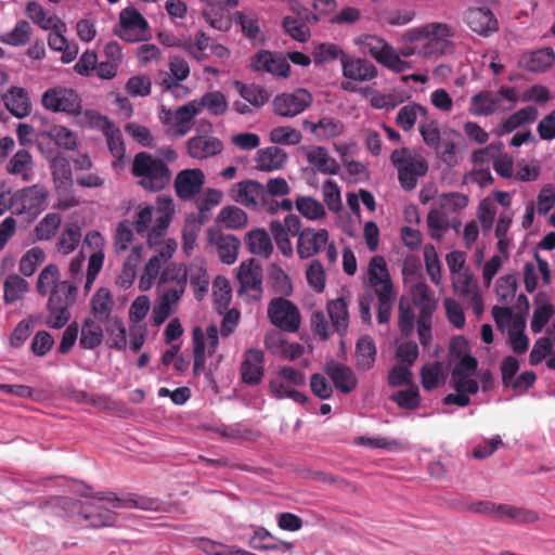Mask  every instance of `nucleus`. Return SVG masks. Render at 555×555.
Returning <instances> with one entry per match:
<instances>
[{"mask_svg":"<svg viewBox=\"0 0 555 555\" xmlns=\"http://www.w3.org/2000/svg\"><path fill=\"white\" fill-rule=\"evenodd\" d=\"M172 212V199L159 197L158 206H146L138 211L135 230L139 234L147 232L150 247L158 246L157 254L151 257L145 264L140 278L139 288L141 291L150 289L159 276L163 285L158 302L173 312L185 291V279L181 275L178 280L169 279V281L164 282L160 273L162 267L173 256L178 246L173 238H168L162 244V238L171 221Z\"/></svg>","mask_w":555,"mask_h":555,"instance_id":"obj_1","label":"nucleus"},{"mask_svg":"<svg viewBox=\"0 0 555 555\" xmlns=\"http://www.w3.org/2000/svg\"><path fill=\"white\" fill-rule=\"evenodd\" d=\"M285 222L292 235L297 236L296 250L300 259H308L325 251L328 263H336L338 251L335 242L330 240L326 229L312 227L300 229V220L295 215H287Z\"/></svg>","mask_w":555,"mask_h":555,"instance_id":"obj_2","label":"nucleus"},{"mask_svg":"<svg viewBox=\"0 0 555 555\" xmlns=\"http://www.w3.org/2000/svg\"><path fill=\"white\" fill-rule=\"evenodd\" d=\"M455 27L443 22H431L406 30L411 41H422L424 59H437L454 51L452 38Z\"/></svg>","mask_w":555,"mask_h":555,"instance_id":"obj_3","label":"nucleus"},{"mask_svg":"<svg viewBox=\"0 0 555 555\" xmlns=\"http://www.w3.org/2000/svg\"><path fill=\"white\" fill-rule=\"evenodd\" d=\"M366 283L377 297L378 322L387 323L391 315L397 292L383 256H374L370 260Z\"/></svg>","mask_w":555,"mask_h":555,"instance_id":"obj_4","label":"nucleus"},{"mask_svg":"<svg viewBox=\"0 0 555 555\" xmlns=\"http://www.w3.org/2000/svg\"><path fill=\"white\" fill-rule=\"evenodd\" d=\"M131 172L138 179V184L150 192L165 189L171 180L167 164L146 152H140L134 156Z\"/></svg>","mask_w":555,"mask_h":555,"instance_id":"obj_5","label":"nucleus"},{"mask_svg":"<svg viewBox=\"0 0 555 555\" xmlns=\"http://www.w3.org/2000/svg\"><path fill=\"white\" fill-rule=\"evenodd\" d=\"M390 160L398 171L399 183L405 191L414 190L418 179L428 171V163L425 157L408 147L395 150L390 155Z\"/></svg>","mask_w":555,"mask_h":555,"instance_id":"obj_6","label":"nucleus"},{"mask_svg":"<svg viewBox=\"0 0 555 555\" xmlns=\"http://www.w3.org/2000/svg\"><path fill=\"white\" fill-rule=\"evenodd\" d=\"M353 43L362 53L371 55L390 70L402 73L409 68L408 62L400 59L398 51L379 36L361 34L353 39Z\"/></svg>","mask_w":555,"mask_h":555,"instance_id":"obj_7","label":"nucleus"},{"mask_svg":"<svg viewBox=\"0 0 555 555\" xmlns=\"http://www.w3.org/2000/svg\"><path fill=\"white\" fill-rule=\"evenodd\" d=\"M49 190L43 184H33L13 192V215L33 222L47 209Z\"/></svg>","mask_w":555,"mask_h":555,"instance_id":"obj_8","label":"nucleus"},{"mask_svg":"<svg viewBox=\"0 0 555 555\" xmlns=\"http://www.w3.org/2000/svg\"><path fill=\"white\" fill-rule=\"evenodd\" d=\"M77 286L74 282L64 280L48 295V325L52 328H62L69 321L70 307L77 298Z\"/></svg>","mask_w":555,"mask_h":555,"instance_id":"obj_9","label":"nucleus"},{"mask_svg":"<svg viewBox=\"0 0 555 555\" xmlns=\"http://www.w3.org/2000/svg\"><path fill=\"white\" fill-rule=\"evenodd\" d=\"M198 115L196 104L191 101L177 109L162 105L158 118L165 126L166 134L171 139H179L188 134L194 126V118Z\"/></svg>","mask_w":555,"mask_h":555,"instance_id":"obj_10","label":"nucleus"},{"mask_svg":"<svg viewBox=\"0 0 555 555\" xmlns=\"http://www.w3.org/2000/svg\"><path fill=\"white\" fill-rule=\"evenodd\" d=\"M473 513L489 515L503 521H512L518 525L530 524L538 519L534 512L508 504H496L491 501H477L467 506Z\"/></svg>","mask_w":555,"mask_h":555,"instance_id":"obj_11","label":"nucleus"},{"mask_svg":"<svg viewBox=\"0 0 555 555\" xmlns=\"http://www.w3.org/2000/svg\"><path fill=\"white\" fill-rule=\"evenodd\" d=\"M233 192V198L246 208L255 211H266L271 215L276 214L278 204H272L266 199L267 193L260 182L254 180L238 182Z\"/></svg>","mask_w":555,"mask_h":555,"instance_id":"obj_12","label":"nucleus"},{"mask_svg":"<svg viewBox=\"0 0 555 555\" xmlns=\"http://www.w3.org/2000/svg\"><path fill=\"white\" fill-rule=\"evenodd\" d=\"M42 106L53 113L78 115L81 112V100L76 91L65 87H53L46 90L41 96Z\"/></svg>","mask_w":555,"mask_h":555,"instance_id":"obj_13","label":"nucleus"},{"mask_svg":"<svg viewBox=\"0 0 555 555\" xmlns=\"http://www.w3.org/2000/svg\"><path fill=\"white\" fill-rule=\"evenodd\" d=\"M313 98L311 93L302 88L293 92L278 94L272 102L273 111L282 117H295L305 112L311 104Z\"/></svg>","mask_w":555,"mask_h":555,"instance_id":"obj_14","label":"nucleus"},{"mask_svg":"<svg viewBox=\"0 0 555 555\" xmlns=\"http://www.w3.org/2000/svg\"><path fill=\"white\" fill-rule=\"evenodd\" d=\"M268 317L273 325L287 332H296L300 325L298 308L282 297L274 298L269 302Z\"/></svg>","mask_w":555,"mask_h":555,"instance_id":"obj_15","label":"nucleus"},{"mask_svg":"<svg viewBox=\"0 0 555 555\" xmlns=\"http://www.w3.org/2000/svg\"><path fill=\"white\" fill-rule=\"evenodd\" d=\"M83 243L92 250L88 260L85 283V294H89L104 263L105 240L99 231H90L86 234Z\"/></svg>","mask_w":555,"mask_h":555,"instance_id":"obj_16","label":"nucleus"},{"mask_svg":"<svg viewBox=\"0 0 555 555\" xmlns=\"http://www.w3.org/2000/svg\"><path fill=\"white\" fill-rule=\"evenodd\" d=\"M184 276L185 281L189 279L191 286L196 293L197 297H201L204 293L208 291L209 286V276L207 274L206 269L203 264L192 263L186 269L178 268L175 264H170L165 268L162 272V280L164 282L169 281V279H180Z\"/></svg>","mask_w":555,"mask_h":555,"instance_id":"obj_17","label":"nucleus"},{"mask_svg":"<svg viewBox=\"0 0 555 555\" xmlns=\"http://www.w3.org/2000/svg\"><path fill=\"white\" fill-rule=\"evenodd\" d=\"M219 344V331L216 325H210L206 330V336L201 328L193 331V371L199 374L205 369V349L208 347L209 354H212Z\"/></svg>","mask_w":555,"mask_h":555,"instance_id":"obj_18","label":"nucleus"},{"mask_svg":"<svg viewBox=\"0 0 555 555\" xmlns=\"http://www.w3.org/2000/svg\"><path fill=\"white\" fill-rule=\"evenodd\" d=\"M467 343L463 338L459 337L453 339L451 344V354L457 358V361L453 359V382L457 379L476 380L474 375L477 371L478 362L476 358L467 353Z\"/></svg>","mask_w":555,"mask_h":555,"instance_id":"obj_19","label":"nucleus"},{"mask_svg":"<svg viewBox=\"0 0 555 555\" xmlns=\"http://www.w3.org/2000/svg\"><path fill=\"white\" fill-rule=\"evenodd\" d=\"M119 25L118 36L128 42L143 40L149 27L144 16L134 8H126L120 12Z\"/></svg>","mask_w":555,"mask_h":555,"instance_id":"obj_20","label":"nucleus"},{"mask_svg":"<svg viewBox=\"0 0 555 555\" xmlns=\"http://www.w3.org/2000/svg\"><path fill=\"white\" fill-rule=\"evenodd\" d=\"M203 4V16L215 29L227 31L231 27L229 11L238 4V0H199Z\"/></svg>","mask_w":555,"mask_h":555,"instance_id":"obj_21","label":"nucleus"},{"mask_svg":"<svg viewBox=\"0 0 555 555\" xmlns=\"http://www.w3.org/2000/svg\"><path fill=\"white\" fill-rule=\"evenodd\" d=\"M237 280L240 282L238 293L245 295L248 299L257 300L260 298L261 288V269L254 259L244 261L237 270Z\"/></svg>","mask_w":555,"mask_h":555,"instance_id":"obj_22","label":"nucleus"},{"mask_svg":"<svg viewBox=\"0 0 555 555\" xmlns=\"http://www.w3.org/2000/svg\"><path fill=\"white\" fill-rule=\"evenodd\" d=\"M454 292L464 300H467L476 314L483 310L482 297L479 293L478 285L474 281L469 270L460 271L451 274Z\"/></svg>","mask_w":555,"mask_h":555,"instance_id":"obj_23","label":"nucleus"},{"mask_svg":"<svg viewBox=\"0 0 555 555\" xmlns=\"http://www.w3.org/2000/svg\"><path fill=\"white\" fill-rule=\"evenodd\" d=\"M467 26L478 35L488 37L499 29L498 20L493 12L486 5L469 8L465 13Z\"/></svg>","mask_w":555,"mask_h":555,"instance_id":"obj_24","label":"nucleus"},{"mask_svg":"<svg viewBox=\"0 0 555 555\" xmlns=\"http://www.w3.org/2000/svg\"><path fill=\"white\" fill-rule=\"evenodd\" d=\"M205 183V175L201 169L181 170L175 179V190L183 201H189L199 193Z\"/></svg>","mask_w":555,"mask_h":555,"instance_id":"obj_25","label":"nucleus"},{"mask_svg":"<svg viewBox=\"0 0 555 555\" xmlns=\"http://www.w3.org/2000/svg\"><path fill=\"white\" fill-rule=\"evenodd\" d=\"M341 69L345 78L360 82L370 81L376 78L378 74L376 66L372 62L347 55L343 56Z\"/></svg>","mask_w":555,"mask_h":555,"instance_id":"obj_26","label":"nucleus"},{"mask_svg":"<svg viewBox=\"0 0 555 555\" xmlns=\"http://www.w3.org/2000/svg\"><path fill=\"white\" fill-rule=\"evenodd\" d=\"M251 66L257 72H266L276 77L286 78L291 66L285 57L270 51H260L251 59Z\"/></svg>","mask_w":555,"mask_h":555,"instance_id":"obj_27","label":"nucleus"},{"mask_svg":"<svg viewBox=\"0 0 555 555\" xmlns=\"http://www.w3.org/2000/svg\"><path fill=\"white\" fill-rule=\"evenodd\" d=\"M499 112H505L499 96L489 90H482L469 99L468 113L476 117H487Z\"/></svg>","mask_w":555,"mask_h":555,"instance_id":"obj_28","label":"nucleus"},{"mask_svg":"<svg viewBox=\"0 0 555 555\" xmlns=\"http://www.w3.org/2000/svg\"><path fill=\"white\" fill-rule=\"evenodd\" d=\"M469 198L464 193L450 192L441 193L434 199V207L429 210L427 216L434 212L439 214L441 217H449L452 214H459L464 210L468 205Z\"/></svg>","mask_w":555,"mask_h":555,"instance_id":"obj_29","label":"nucleus"},{"mask_svg":"<svg viewBox=\"0 0 555 555\" xmlns=\"http://www.w3.org/2000/svg\"><path fill=\"white\" fill-rule=\"evenodd\" d=\"M538 116L539 112L534 106H525L501 120L495 126L494 133L499 137L511 133L519 127L534 122Z\"/></svg>","mask_w":555,"mask_h":555,"instance_id":"obj_30","label":"nucleus"},{"mask_svg":"<svg viewBox=\"0 0 555 555\" xmlns=\"http://www.w3.org/2000/svg\"><path fill=\"white\" fill-rule=\"evenodd\" d=\"M209 242L216 247L218 256L223 263L232 264L236 261L241 246V242L236 236L210 231Z\"/></svg>","mask_w":555,"mask_h":555,"instance_id":"obj_31","label":"nucleus"},{"mask_svg":"<svg viewBox=\"0 0 555 555\" xmlns=\"http://www.w3.org/2000/svg\"><path fill=\"white\" fill-rule=\"evenodd\" d=\"M263 362L264 356L261 350L249 349L241 366L243 382L248 385L259 384L263 376Z\"/></svg>","mask_w":555,"mask_h":555,"instance_id":"obj_32","label":"nucleus"},{"mask_svg":"<svg viewBox=\"0 0 555 555\" xmlns=\"http://www.w3.org/2000/svg\"><path fill=\"white\" fill-rule=\"evenodd\" d=\"M222 142L214 137L199 135L188 140V153L192 158L204 159L222 151Z\"/></svg>","mask_w":555,"mask_h":555,"instance_id":"obj_33","label":"nucleus"},{"mask_svg":"<svg viewBox=\"0 0 555 555\" xmlns=\"http://www.w3.org/2000/svg\"><path fill=\"white\" fill-rule=\"evenodd\" d=\"M3 102L8 111L17 118L26 117L31 111L28 92L21 87H11L3 95Z\"/></svg>","mask_w":555,"mask_h":555,"instance_id":"obj_34","label":"nucleus"},{"mask_svg":"<svg viewBox=\"0 0 555 555\" xmlns=\"http://www.w3.org/2000/svg\"><path fill=\"white\" fill-rule=\"evenodd\" d=\"M325 371L337 390L349 393L356 389L358 380L350 367L333 362L326 365Z\"/></svg>","mask_w":555,"mask_h":555,"instance_id":"obj_35","label":"nucleus"},{"mask_svg":"<svg viewBox=\"0 0 555 555\" xmlns=\"http://www.w3.org/2000/svg\"><path fill=\"white\" fill-rule=\"evenodd\" d=\"M248 544L258 551H282L293 550L294 544L287 541L276 540L266 528H257L250 537Z\"/></svg>","mask_w":555,"mask_h":555,"instance_id":"obj_36","label":"nucleus"},{"mask_svg":"<svg viewBox=\"0 0 555 555\" xmlns=\"http://www.w3.org/2000/svg\"><path fill=\"white\" fill-rule=\"evenodd\" d=\"M7 172L29 182L34 177V159L27 150H18L7 164Z\"/></svg>","mask_w":555,"mask_h":555,"instance_id":"obj_37","label":"nucleus"},{"mask_svg":"<svg viewBox=\"0 0 555 555\" xmlns=\"http://www.w3.org/2000/svg\"><path fill=\"white\" fill-rule=\"evenodd\" d=\"M267 193L266 199L268 202L276 203V214L279 211L288 212L293 209V202L288 198L276 199L275 197L285 196L289 194L291 188L284 178L269 179L267 186L264 188Z\"/></svg>","mask_w":555,"mask_h":555,"instance_id":"obj_38","label":"nucleus"},{"mask_svg":"<svg viewBox=\"0 0 555 555\" xmlns=\"http://www.w3.org/2000/svg\"><path fill=\"white\" fill-rule=\"evenodd\" d=\"M306 157L309 165L319 172L325 175H335L338 172V163L323 146H313L309 149L306 153Z\"/></svg>","mask_w":555,"mask_h":555,"instance_id":"obj_39","label":"nucleus"},{"mask_svg":"<svg viewBox=\"0 0 555 555\" xmlns=\"http://www.w3.org/2000/svg\"><path fill=\"white\" fill-rule=\"evenodd\" d=\"M310 18L314 21L317 20L308 9L302 8L298 11V15L296 17L285 16L283 18V27L294 39L304 42L310 36L309 27L306 24V21H309Z\"/></svg>","mask_w":555,"mask_h":555,"instance_id":"obj_40","label":"nucleus"},{"mask_svg":"<svg viewBox=\"0 0 555 555\" xmlns=\"http://www.w3.org/2000/svg\"><path fill=\"white\" fill-rule=\"evenodd\" d=\"M192 104H196L198 115L203 111H207L209 115L222 116L228 111V100L221 91H209L199 99L192 100Z\"/></svg>","mask_w":555,"mask_h":555,"instance_id":"obj_41","label":"nucleus"},{"mask_svg":"<svg viewBox=\"0 0 555 555\" xmlns=\"http://www.w3.org/2000/svg\"><path fill=\"white\" fill-rule=\"evenodd\" d=\"M91 313L98 322H106L111 319L114 308V298L111 291L100 287L91 298Z\"/></svg>","mask_w":555,"mask_h":555,"instance_id":"obj_42","label":"nucleus"},{"mask_svg":"<svg viewBox=\"0 0 555 555\" xmlns=\"http://www.w3.org/2000/svg\"><path fill=\"white\" fill-rule=\"evenodd\" d=\"M455 393H449L443 398V404H455L457 406H466L470 403V395H475L479 390L477 380L457 379L453 382Z\"/></svg>","mask_w":555,"mask_h":555,"instance_id":"obj_43","label":"nucleus"},{"mask_svg":"<svg viewBox=\"0 0 555 555\" xmlns=\"http://www.w3.org/2000/svg\"><path fill=\"white\" fill-rule=\"evenodd\" d=\"M287 154L278 146H268L257 152V168L262 171H273L283 168Z\"/></svg>","mask_w":555,"mask_h":555,"instance_id":"obj_44","label":"nucleus"},{"mask_svg":"<svg viewBox=\"0 0 555 555\" xmlns=\"http://www.w3.org/2000/svg\"><path fill=\"white\" fill-rule=\"evenodd\" d=\"M327 313L334 331L340 336H344L349 325V311L346 299L339 297L330 300L327 302Z\"/></svg>","mask_w":555,"mask_h":555,"instance_id":"obj_45","label":"nucleus"},{"mask_svg":"<svg viewBox=\"0 0 555 555\" xmlns=\"http://www.w3.org/2000/svg\"><path fill=\"white\" fill-rule=\"evenodd\" d=\"M102 129L106 138L108 150L116 158L113 163V166L116 168L122 160L126 152L121 130L106 118L103 119Z\"/></svg>","mask_w":555,"mask_h":555,"instance_id":"obj_46","label":"nucleus"},{"mask_svg":"<svg viewBox=\"0 0 555 555\" xmlns=\"http://www.w3.org/2000/svg\"><path fill=\"white\" fill-rule=\"evenodd\" d=\"M428 116V109L423 106L420 103H409L406 105H403L397 116H396V124L403 130V131H411L417 120L425 119Z\"/></svg>","mask_w":555,"mask_h":555,"instance_id":"obj_47","label":"nucleus"},{"mask_svg":"<svg viewBox=\"0 0 555 555\" xmlns=\"http://www.w3.org/2000/svg\"><path fill=\"white\" fill-rule=\"evenodd\" d=\"M311 132L320 140L336 138L344 132V124L336 118L324 116L318 122L305 121Z\"/></svg>","mask_w":555,"mask_h":555,"instance_id":"obj_48","label":"nucleus"},{"mask_svg":"<svg viewBox=\"0 0 555 555\" xmlns=\"http://www.w3.org/2000/svg\"><path fill=\"white\" fill-rule=\"evenodd\" d=\"M103 335L104 332L100 322L92 318H88L81 324L79 346L82 349H95L102 344Z\"/></svg>","mask_w":555,"mask_h":555,"instance_id":"obj_49","label":"nucleus"},{"mask_svg":"<svg viewBox=\"0 0 555 555\" xmlns=\"http://www.w3.org/2000/svg\"><path fill=\"white\" fill-rule=\"evenodd\" d=\"M427 227L431 238L441 241L444 234L453 229L455 232H460L461 220L456 217H441L439 214L434 212L431 216H427Z\"/></svg>","mask_w":555,"mask_h":555,"instance_id":"obj_50","label":"nucleus"},{"mask_svg":"<svg viewBox=\"0 0 555 555\" xmlns=\"http://www.w3.org/2000/svg\"><path fill=\"white\" fill-rule=\"evenodd\" d=\"M106 344L109 348L116 350H126L128 346L127 330L119 317H114L106 321L105 325Z\"/></svg>","mask_w":555,"mask_h":555,"instance_id":"obj_51","label":"nucleus"},{"mask_svg":"<svg viewBox=\"0 0 555 555\" xmlns=\"http://www.w3.org/2000/svg\"><path fill=\"white\" fill-rule=\"evenodd\" d=\"M520 62L530 72H543L554 64L555 52L551 48L540 49L524 56Z\"/></svg>","mask_w":555,"mask_h":555,"instance_id":"obj_52","label":"nucleus"},{"mask_svg":"<svg viewBox=\"0 0 555 555\" xmlns=\"http://www.w3.org/2000/svg\"><path fill=\"white\" fill-rule=\"evenodd\" d=\"M79 514L90 521V526L93 528L109 527L115 524V514L94 504H85L81 507Z\"/></svg>","mask_w":555,"mask_h":555,"instance_id":"obj_53","label":"nucleus"},{"mask_svg":"<svg viewBox=\"0 0 555 555\" xmlns=\"http://www.w3.org/2000/svg\"><path fill=\"white\" fill-rule=\"evenodd\" d=\"M233 20L241 26L242 33L253 42V44H260L264 41V36L260 29L258 18L254 14L235 12Z\"/></svg>","mask_w":555,"mask_h":555,"instance_id":"obj_54","label":"nucleus"},{"mask_svg":"<svg viewBox=\"0 0 555 555\" xmlns=\"http://www.w3.org/2000/svg\"><path fill=\"white\" fill-rule=\"evenodd\" d=\"M31 35L30 24L25 20H20L11 30L0 35V41L7 46L22 47L30 41Z\"/></svg>","mask_w":555,"mask_h":555,"instance_id":"obj_55","label":"nucleus"},{"mask_svg":"<svg viewBox=\"0 0 555 555\" xmlns=\"http://www.w3.org/2000/svg\"><path fill=\"white\" fill-rule=\"evenodd\" d=\"M269 390L271 396L279 400L288 398L299 404H305L308 401V397L298 391L296 386L289 385L276 376L270 380Z\"/></svg>","mask_w":555,"mask_h":555,"instance_id":"obj_56","label":"nucleus"},{"mask_svg":"<svg viewBox=\"0 0 555 555\" xmlns=\"http://www.w3.org/2000/svg\"><path fill=\"white\" fill-rule=\"evenodd\" d=\"M26 15L40 28L55 29L62 25L60 18L53 14H49L47 10L38 2L31 1L26 5Z\"/></svg>","mask_w":555,"mask_h":555,"instance_id":"obj_57","label":"nucleus"},{"mask_svg":"<svg viewBox=\"0 0 555 555\" xmlns=\"http://www.w3.org/2000/svg\"><path fill=\"white\" fill-rule=\"evenodd\" d=\"M81 240V229L77 223H67L63 228L56 243V249L62 255H69L79 245Z\"/></svg>","mask_w":555,"mask_h":555,"instance_id":"obj_58","label":"nucleus"},{"mask_svg":"<svg viewBox=\"0 0 555 555\" xmlns=\"http://www.w3.org/2000/svg\"><path fill=\"white\" fill-rule=\"evenodd\" d=\"M357 365L361 370H370L376 357V346L370 336H362L357 341L356 348Z\"/></svg>","mask_w":555,"mask_h":555,"instance_id":"obj_59","label":"nucleus"},{"mask_svg":"<svg viewBox=\"0 0 555 555\" xmlns=\"http://www.w3.org/2000/svg\"><path fill=\"white\" fill-rule=\"evenodd\" d=\"M412 301L420 309L418 317H431L436 302L424 283H416L411 289Z\"/></svg>","mask_w":555,"mask_h":555,"instance_id":"obj_60","label":"nucleus"},{"mask_svg":"<svg viewBox=\"0 0 555 555\" xmlns=\"http://www.w3.org/2000/svg\"><path fill=\"white\" fill-rule=\"evenodd\" d=\"M247 245L249 250L261 257H269L273 250V245L269 234L263 229H256L247 234Z\"/></svg>","mask_w":555,"mask_h":555,"instance_id":"obj_61","label":"nucleus"},{"mask_svg":"<svg viewBox=\"0 0 555 555\" xmlns=\"http://www.w3.org/2000/svg\"><path fill=\"white\" fill-rule=\"evenodd\" d=\"M234 86L245 102L251 104L255 107L263 106L269 100V95L266 90L259 86L245 85L241 81H235Z\"/></svg>","mask_w":555,"mask_h":555,"instance_id":"obj_62","label":"nucleus"},{"mask_svg":"<svg viewBox=\"0 0 555 555\" xmlns=\"http://www.w3.org/2000/svg\"><path fill=\"white\" fill-rule=\"evenodd\" d=\"M3 289L4 301L12 304L21 299L27 293L28 283L24 278L17 274H10L4 281Z\"/></svg>","mask_w":555,"mask_h":555,"instance_id":"obj_63","label":"nucleus"},{"mask_svg":"<svg viewBox=\"0 0 555 555\" xmlns=\"http://www.w3.org/2000/svg\"><path fill=\"white\" fill-rule=\"evenodd\" d=\"M193 545L203 551L206 555H236L237 547L227 545L208 538H194Z\"/></svg>","mask_w":555,"mask_h":555,"instance_id":"obj_64","label":"nucleus"}]
</instances>
